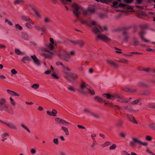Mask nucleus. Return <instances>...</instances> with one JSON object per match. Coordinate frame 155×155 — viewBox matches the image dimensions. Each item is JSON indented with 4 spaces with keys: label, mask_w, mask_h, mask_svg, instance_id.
<instances>
[{
    "label": "nucleus",
    "mask_w": 155,
    "mask_h": 155,
    "mask_svg": "<svg viewBox=\"0 0 155 155\" xmlns=\"http://www.w3.org/2000/svg\"><path fill=\"white\" fill-rule=\"evenodd\" d=\"M103 31V29L100 26H97L93 28L92 31L95 34L97 35L95 38L96 41L101 40L106 43L108 42L111 39L105 35L101 34V32Z\"/></svg>",
    "instance_id": "obj_1"
},
{
    "label": "nucleus",
    "mask_w": 155,
    "mask_h": 155,
    "mask_svg": "<svg viewBox=\"0 0 155 155\" xmlns=\"http://www.w3.org/2000/svg\"><path fill=\"white\" fill-rule=\"evenodd\" d=\"M74 54L75 52L74 51H71L69 54L66 51H63L58 54V56L60 58L68 62L71 59L70 55L72 56Z\"/></svg>",
    "instance_id": "obj_2"
},
{
    "label": "nucleus",
    "mask_w": 155,
    "mask_h": 155,
    "mask_svg": "<svg viewBox=\"0 0 155 155\" xmlns=\"http://www.w3.org/2000/svg\"><path fill=\"white\" fill-rule=\"evenodd\" d=\"M73 12L75 15L78 16L81 14L80 11L82 10V8L81 6L78 5L77 4H74L73 5Z\"/></svg>",
    "instance_id": "obj_3"
},
{
    "label": "nucleus",
    "mask_w": 155,
    "mask_h": 155,
    "mask_svg": "<svg viewBox=\"0 0 155 155\" xmlns=\"http://www.w3.org/2000/svg\"><path fill=\"white\" fill-rule=\"evenodd\" d=\"M132 141L130 143V145L132 147L135 146V143H137L139 144H141L143 146H146L147 143L146 142L143 143L140 140H138L137 139L133 137L132 138Z\"/></svg>",
    "instance_id": "obj_4"
},
{
    "label": "nucleus",
    "mask_w": 155,
    "mask_h": 155,
    "mask_svg": "<svg viewBox=\"0 0 155 155\" xmlns=\"http://www.w3.org/2000/svg\"><path fill=\"white\" fill-rule=\"evenodd\" d=\"M6 100L5 98L0 99V110L3 111L7 108V105L6 104Z\"/></svg>",
    "instance_id": "obj_5"
},
{
    "label": "nucleus",
    "mask_w": 155,
    "mask_h": 155,
    "mask_svg": "<svg viewBox=\"0 0 155 155\" xmlns=\"http://www.w3.org/2000/svg\"><path fill=\"white\" fill-rule=\"evenodd\" d=\"M103 96L108 99L112 100H114V98H117L119 97V96L116 94H114L111 95L108 93L104 94H103Z\"/></svg>",
    "instance_id": "obj_6"
},
{
    "label": "nucleus",
    "mask_w": 155,
    "mask_h": 155,
    "mask_svg": "<svg viewBox=\"0 0 155 155\" xmlns=\"http://www.w3.org/2000/svg\"><path fill=\"white\" fill-rule=\"evenodd\" d=\"M128 120L134 124H137L138 123L134 116L132 114H126Z\"/></svg>",
    "instance_id": "obj_7"
},
{
    "label": "nucleus",
    "mask_w": 155,
    "mask_h": 155,
    "mask_svg": "<svg viewBox=\"0 0 155 155\" xmlns=\"http://www.w3.org/2000/svg\"><path fill=\"white\" fill-rule=\"evenodd\" d=\"M31 58L33 59L34 63L38 66H40L41 65L40 61L37 58L35 55L31 56Z\"/></svg>",
    "instance_id": "obj_8"
},
{
    "label": "nucleus",
    "mask_w": 155,
    "mask_h": 155,
    "mask_svg": "<svg viewBox=\"0 0 155 155\" xmlns=\"http://www.w3.org/2000/svg\"><path fill=\"white\" fill-rule=\"evenodd\" d=\"M55 121L59 124H64L65 126H68V125H70L71 124L67 122L63 119H62L59 117H56L55 119Z\"/></svg>",
    "instance_id": "obj_9"
},
{
    "label": "nucleus",
    "mask_w": 155,
    "mask_h": 155,
    "mask_svg": "<svg viewBox=\"0 0 155 155\" xmlns=\"http://www.w3.org/2000/svg\"><path fill=\"white\" fill-rule=\"evenodd\" d=\"M95 8L93 7H89L87 11L84 12L83 14L84 15H87L89 14H91L95 12Z\"/></svg>",
    "instance_id": "obj_10"
},
{
    "label": "nucleus",
    "mask_w": 155,
    "mask_h": 155,
    "mask_svg": "<svg viewBox=\"0 0 155 155\" xmlns=\"http://www.w3.org/2000/svg\"><path fill=\"white\" fill-rule=\"evenodd\" d=\"M122 109L123 110H126L130 112H136V110L132 108L131 106H124L122 107Z\"/></svg>",
    "instance_id": "obj_11"
},
{
    "label": "nucleus",
    "mask_w": 155,
    "mask_h": 155,
    "mask_svg": "<svg viewBox=\"0 0 155 155\" xmlns=\"http://www.w3.org/2000/svg\"><path fill=\"white\" fill-rule=\"evenodd\" d=\"M71 41L75 45H79L80 47H82L85 45L84 42L81 40L77 41L71 40Z\"/></svg>",
    "instance_id": "obj_12"
},
{
    "label": "nucleus",
    "mask_w": 155,
    "mask_h": 155,
    "mask_svg": "<svg viewBox=\"0 0 155 155\" xmlns=\"http://www.w3.org/2000/svg\"><path fill=\"white\" fill-rule=\"evenodd\" d=\"M21 18L22 20L26 21H28L29 23L31 24H34V23L32 20L27 15H23L21 16Z\"/></svg>",
    "instance_id": "obj_13"
},
{
    "label": "nucleus",
    "mask_w": 155,
    "mask_h": 155,
    "mask_svg": "<svg viewBox=\"0 0 155 155\" xmlns=\"http://www.w3.org/2000/svg\"><path fill=\"white\" fill-rule=\"evenodd\" d=\"M145 34L146 32L143 30H142L139 32L140 36L142 40L146 42H149V40L146 39L143 37V36Z\"/></svg>",
    "instance_id": "obj_14"
},
{
    "label": "nucleus",
    "mask_w": 155,
    "mask_h": 155,
    "mask_svg": "<svg viewBox=\"0 0 155 155\" xmlns=\"http://www.w3.org/2000/svg\"><path fill=\"white\" fill-rule=\"evenodd\" d=\"M123 35H124V41L127 42L130 38L128 33L126 31H124L123 32Z\"/></svg>",
    "instance_id": "obj_15"
},
{
    "label": "nucleus",
    "mask_w": 155,
    "mask_h": 155,
    "mask_svg": "<svg viewBox=\"0 0 155 155\" xmlns=\"http://www.w3.org/2000/svg\"><path fill=\"white\" fill-rule=\"evenodd\" d=\"M134 43H130V45H131L135 46L139 45L140 44V42L137 40V38L136 37H134L133 38Z\"/></svg>",
    "instance_id": "obj_16"
},
{
    "label": "nucleus",
    "mask_w": 155,
    "mask_h": 155,
    "mask_svg": "<svg viewBox=\"0 0 155 155\" xmlns=\"http://www.w3.org/2000/svg\"><path fill=\"white\" fill-rule=\"evenodd\" d=\"M47 113L48 115L50 116H57V111L54 109H53L52 111L48 110Z\"/></svg>",
    "instance_id": "obj_17"
},
{
    "label": "nucleus",
    "mask_w": 155,
    "mask_h": 155,
    "mask_svg": "<svg viewBox=\"0 0 155 155\" xmlns=\"http://www.w3.org/2000/svg\"><path fill=\"white\" fill-rule=\"evenodd\" d=\"M4 123L12 129L16 130L17 127L15 125L10 122H4Z\"/></svg>",
    "instance_id": "obj_18"
},
{
    "label": "nucleus",
    "mask_w": 155,
    "mask_h": 155,
    "mask_svg": "<svg viewBox=\"0 0 155 155\" xmlns=\"http://www.w3.org/2000/svg\"><path fill=\"white\" fill-rule=\"evenodd\" d=\"M124 91L132 93H134L137 92V90L132 88H126L124 90Z\"/></svg>",
    "instance_id": "obj_19"
},
{
    "label": "nucleus",
    "mask_w": 155,
    "mask_h": 155,
    "mask_svg": "<svg viewBox=\"0 0 155 155\" xmlns=\"http://www.w3.org/2000/svg\"><path fill=\"white\" fill-rule=\"evenodd\" d=\"M107 62L109 64L113 66L114 67L116 68H118V66L117 64L113 61L108 60H107Z\"/></svg>",
    "instance_id": "obj_20"
},
{
    "label": "nucleus",
    "mask_w": 155,
    "mask_h": 155,
    "mask_svg": "<svg viewBox=\"0 0 155 155\" xmlns=\"http://www.w3.org/2000/svg\"><path fill=\"white\" fill-rule=\"evenodd\" d=\"M7 91L8 94L13 96L19 97L20 95L19 94H18L15 92L14 91H12L10 90H7Z\"/></svg>",
    "instance_id": "obj_21"
},
{
    "label": "nucleus",
    "mask_w": 155,
    "mask_h": 155,
    "mask_svg": "<svg viewBox=\"0 0 155 155\" xmlns=\"http://www.w3.org/2000/svg\"><path fill=\"white\" fill-rule=\"evenodd\" d=\"M118 98H119L117 100V101L121 103H127L128 102V101H129V99H126L125 100L120 96Z\"/></svg>",
    "instance_id": "obj_22"
},
{
    "label": "nucleus",
    "mask_w": 155,
    "mask_h": 155,
    "mask_svg": "<svg viewBox=\"0 0 155 155\" xmlns=\"http://www.w3.org/2000/svg\"><path fill=\"white\" fill-rule=\"evenodd\" d=\"M3 111H6L11 114H13L14 113L13 110L12 108L8 106L7 108L5 110H3Z\"/></svg>",
    "instance_id": "obj_23"
},
{
    "label": "nucleus",
    "mask_w": 155,
    "mask_h": 155,
    "mask_svg": "<svg viewBox=\"0 0 155 155\" xmlns=\"http://www.w3.org/2000/svg\"><path fill=\"white\" fill-rule=\"evenodd\" d=\"M26 61H31V59L29 56H26L23 57L22 58L21 60V61L24 63H25Z\"/></svg>",
    "instance_id": "obj_24"
},
{
    "label": "nucleus",
    "mask_w": 155,
    "mask_h": 155,
    "mask_svg": "<svg viewBox=\"0 0 155 155\" xmlns=\"http://www.w3.org/2000/svg\"><path fill=\"white\" fill-rule=\"evenodd\" d=\"M137 85L139 86L143 87H149V85L148 84H145L142 82H139L137 83Z\"/></svg>",
    "instance_id": "obj_25"
},
{
    "label": "nucleus",
    "mask_w": 155,
    "mask_h": 155,
    "mask_svg": "<svg viewBox=\"0 0 155 155\" xmlns=\"http://www.w3.org/2000/svg\"><path fill=\"white\" fill-rule=\"evenodd\" d=\"M64 69V72L66 74L68 75L70 73V72L71 71L70 69L68 67H66L64 66L63 67Z\"/></svg>",
    "instance_id": "obj_26"
},
{
    "label": "nucleus",
    "mask_w": 155,
    "mask_h": 155,
    "mask_svg": "<svg viewBox=\"0 0 155 155\" xmlns=\"http://www.w3.org/2000/svg\"><path fill=\"white\" fill-rule=\"evenodd\" d=\"M68 75L71 77L73 80H75L78 77V75L74 73H70Z\"/></svg>",
    "instance_id": "obj_27"
},
{
    "label": "nucleus",
    "mask_w": 155,
    "mask_h": 155,
    "mask_svg": "<svg viewBox=\"0 0 155 155\" xmlns=\"http://www.w3.org/2000/svg\"><path fill=\"white\" fill-rule=\"evenodd\" d=\"M94 99L97 101L99 103H102L104 101V100L102 98L98 96H96L94 97Z\"/></svg>",
    "instance_id": "obj_28"
},
{
    "label": "nucleus",
    "mask_w": 155,
    "mask_h": 155,
    "mask_svg": "<svg viewBox=\"0 0 155 155\" xmlns=\"http://www.w3.org/2000/svg\"><path fill=\"white\" fill-rule=\"evenodd\" d=\"M21 36L24 39L27 40H29V38L28 34L25 33H23L21 35Z\"/></svg>",
    "instance_id": "obj_29"
},
{
    "label": "nucleus",
    "mask_w": 155,
    "mask_h": 155,
    "mask_svg": "<svg viewBox=\"0 0 155 155\" xmlns=\"http://www.w3.org/2000/svg\"><path fill=\"white\" fill-rule=\"evenodd\" d=\"M123 124V121L122 120H120L117 122L116 124V126L118 127H122Z\"/></svg>",
    "instance_id": "obj_30"
},
{
    "label": "nucleus",
    "mask_w": 155,
    "mask_h": 155,
    "mask_svg": "<svg viewBox=\"0 0 155 155\" xmlns=\"http://www.w3.org/2000/svg\"><path fill=\"white\" fill-rule=\"evenodd\" d=\"M150 94V92L148 90L144 91L141 93V95L146 96H149Z\"/></svg>",
    "instance_id": "obj_31"
},
{
    "label": "nucleus",
    "mask_w": 155,
    "mask_h": 155,
    "mask_svg": "<svg viewBox=\"0 0 155 155\" xmlns=\"http://www.w3.org/2000/svg\"><path fill=\"white\" fill-rule=\"evenodd\" d=\"M34 27L38 31H41L43 33L46 32V30H45L44 28H40L37 26H35Z\"/></svg>",
    "instance_id": "obj_32"
},
{
    "label": "nucleus",
    "mask_w": 155,
    "mask_h": 155,
    "mask_svg": "<svg viewBox=\"0 0 155 155\" xmlns=\"http://www.w3.org/2000/svg\"><path fill=\"white\" fill-rule=\"evenodd\" d=\"M103 102L104 103L105 105H107L109 107H113V105L110 103L108 101L106 100H104Z\"/></svg>",
    "instance_id": "obj_33"
},
{
    "label": "nucleus",
    "mask_w": 155,
    "mask_h": 155,
    "mask_svg": "<svg viewBox=\"0 0 155 155\" xmlns=\"http://www.w3.org/2000/svg\"><path fill=\"white\" fill-rule=\"evenodd\" d=\"M61 128L65 132L66 135L68 136L69 135V132L67 128L64 127H62Z\"/></svg>",
    "instance_id": "obj_34"
},
{
    "label": "nucleus",
    "mask_w": 155,
    "mask_h": 155,
    "mask_svg": "<svg viewBox=\"0 0 155 155\" xmlns=\"http://www.w3.org/2000/svg\"><path fill=\"white\" fill-rule=\"evenodd\" d=\"M42 55L44 56L45 58H49V59H51V55L48 54L43 53L42 54Z\"/></svg>",
    "instance_id": "obj_35"
},
{
    "label": "nucleus",
    "mask_w": 155,
    "mask_h": 155,
    "mask_svg": "<svg viewBox=\"0 0 155 155\" xmlns=\"http://www.w3.org/2000/svg\"><path fill=\"white\" fill-rule=\"evenodd\" d=\"M140 26L142 30L143 29L148 28V25L147 24L140 25Z\"/></svg>",
    "instance_id": "obj_36"
},
{
    "label": "nucleus",
    "mask_w": 155,
    "mask_h": 155,
    "mask_svg": "<svg viewBox=\"0 0 155 155\" xmlns=\"http://www.w3.org/2000/svg\"><path fill=\"white\" fill-rule=\"evenodd\" d=\"M15 53L18 55H23L24 54V53L21 52L18 49H15Z\"/></svg>",
    "instance_id": "obj_37"
},
{
    "label": "nucleus",
    "mask_w": 155,
    "mask_h": 155,
    "mask_svg": "<svg viewBox=\"0 0 155 155\" xmlns=\"http://www.w3.org/2000/svg\"><path fill=\"white\" fill-rule=\"evenodd\" d=\"M141 101V99H137L135 100L134 101H132L131 103V104L133 105H135L136 104L138 103H139Z\"/></svg>",
    "instance_id": "obj_38"
},
{
    "label": "nucleus",
    "mask_w": 155,
    "mask_h": 155,
    "mask_svg": "<svg viewBox=\"0 0 155 155\" xmlns=\"http://www.w3.org/2000/svg\"><path fill=\"white\" fill-rule=\"evenodd\" d=\"M98 15L99 17L101 18H103L107 17V15L106 14H104L99 13Z\"/></svg>",
    "instance_id": "obj_39"
},
{
    "label": "nucleus",
    "mask_w": 155,
    "mask_h": 155,
    "mask_svg": "<svg viewBox=\"0 0 155 155\" xmlns=\"http://www.w3.org/2000/svg\"><path fill=\"white\" fill-rule=\"evenodd\" d=\"M87 84L84 81L82 82V84L80 85V87L81 89H84L85 88Z\"/></svg>",
    "instance_id": "obj_40"
},
{
    "label": "nucleus",
    "mask_w": 155,
    "mask_h": 155,
    "mask_svg": "<svg viewBox=\"0 0 155 155\" xmlns=\"http://www.w3.org/2000/svg\"><path fill=\"white\" fill-rule=\"evenodd\" d=\"M39 85L38 84H33L31 86V87L33 88L34 89H36L39 88Z\"/></svg>",
    "instance_id": "obj_41"
},
{
    "label": "nucleus",
    "mask_w": 155,
    "mask_h": 155,
    "mask_svg": "<svg viewBox=\"0 0 155 155\" xmlns=\"http://www.w3.org/2000/svg\"><path fill=\"white\" fill-rule=\"evenodd\" d=\"M148 106L149 108L155 109V105L151 103H149L148 104Z\"/></svg>",
    "instance_id": "obj_42"
},
{
    "label": "nucleus",
    "mask_w": 155,
    "mask_h": 155,
    "mask_svg": "<svg viewBox=\"0 0 155 155\" xmlns=\"http://www.w3.org/2000/svg\"><path fill=\"white\" fill-rule=\"evenodd\" d=\"M21 126L23 128H24L29 133L30 132V131L29 129L26 127V126L24 124H21Z\"/></svg>",
    "instance_id": "obj_43"
},
{
    "label": "nucleus",
    "mask_w": 155,
    "mask_h": 155,
    "mask_svg": "<svg viewBox=\"0 0 155 155\" xmlns=\"http://www.w3.org/2000/svg\"><path fill=\"white\" fill-rule=\"evenodd\" d=\"M82 24H87L89 26H90L91 23H89L88 21L85 20H84L82 21L81 22Z\"/></svg>",
    "instance_id": "obj_44"
},
{
    "label": "nucleus",
    "mask_w": 155,
    "mask_h": 155,
    "mask_svg": "<svg viewBox=\"0 0 155 155\" xmlns=\"http://www.w3.org/2000/svg\"><path fill=\"white\" fill-rule=\"evenodd\" d=\"M24 2V0H17L15 2L14 4L15 5H18L20 3H23Z\"/></svg>",
    "instance_id": "obj_45"
},
{
    "label": "nucleus",
    "mask_w": 155,
    "mask_h": 155,
    "mask_svg": "<svg viewBox=\"0 0 155 155\" xmlns=\"http://www.w3.org/2000/svg\"><path fill=\"white\" fill-rule=\"evenodd\" d=\"M110 144V142L109 141H107L105 142L103 144L101 145V146L102 147H104L109 145Z\"/></svg>",
    "instance_id": "obj_46"
},
{
    "label": "nucleus",
    "mask_w": 155,
    "mask_h": 155,
    "mask_svg": "<svg viewBox=\"0 0 155 155\" xmlns=\"http://www.w3.org/2000/svg\"><path fill=\"white\" fill-rule=\"evenodd\" d=\"M116 147L117 146L116 145V144H113L110 147L109 149L110 150H114L116 148Z\"/></svg>",
    "instance_id": "obj_47"
},
{
    "label": "nucleus",
    "mask_w": 155,
    "mask_h": 155,
    "mask_svg": "<svg viewBox=\"0 0 155 155\" xmlns=\"http://www.w3.org/2000/svg\"><path fill=\"white\" fill-rule=\"evenodd\" d=\"M149 127L155 130V123H152L150 124Z\"/></svg>",
    "instance_id": "obj_48"
},
{
    "label": "nucleus",
    "mask_w": 155,
    "mask_h": 155,
    "mask_svg": "<svg viewBox=\"0 0 155 155\" xmlns=\"http://www.w3.org/2000/svg\"><path fill=\"white\" fill-rule=\"evenodd\" d=\"M15 26L20 31L22 30L23 29L22 27L18 24H16Z\"/></svg>",
    "instance_id": "obj_49"
},
{
    "label": "nucleus",
    "mask_w": 155,
    "mask_h": 155,
    "mask_svg": "<svg viewBox=\"0 0 155 155\" xmlns=\"http://www.w3.org/2000/svg\"><path fill=\"white\" fill-rule=\"evenodd\" d=\"M54 143L56 145H58L59 144V140L58 138H54L53 140Z\"/></svg>",
    "instance_id": "obj_50"
},
{
    "label": "nucleus",
    "mask_w": 155,
    "mask_h": 155,
    "mask_svg": "<svg viewBox=\"0 0 155 155\" xmlns=\"http://www.w3.org/2000/svg\"><path fill=\"white\" fill-rule=\"evenodd\" d=\"M91 115L94 116V117L96 118H99V116L96 114H95L94 113H93V112H91L90 114Z\"/></svg>",
    "instance_id": "obj_51"
},
{
    "label": "nucleus",
    "mask_w": 155,
    "mask_h": 155,
    "mask_svg": "<svg viewBox=\"0 0 155 155\" xmlns=\"http://www.w3.org/2000/svg\"><path fill=\"white\" fill-rule=\"evenodd\" d=\"M32 10L35 12V14L38 17H40V15L39 14L38 12V11L36 10L35 8H33Z\"/></svg>",
    "instance_id": "obj_52"
},
{
    "label": "nucleus",
    "mask_w": 155,
    "mask_h": 155,
    "mask_svg": "<svg viewBox=\"0 0 155 155\" xmlns=\"http://www.w3.org/2000/svg\"><path fill=\"white\" fill-rule=\"evenodd\" d=\"M88 91L90 94L92 95H94L95 94V92L92 88L91 89V90Z\"/></svg>",
    "instance_id": "obj_53"
},
{
    "label": "nucleus",
    "mask_w": 155,
    "mask_h": 155,
    "mask_svg": "<svg viewBox=\"0 0 155 155\" xmlns=\"http://www.w3.org/2000/svg\"><path fill=\"white\" fill-rule=\"evenodd\" d=\"M84 113H88L90 114L91 111L88 109L85 108L83 110Z\"/></svg>",
    "instance_id": "obj_54"
},
{
    "label": "nucleus",
    "mask_w": 155,
    "mask_h": 155,
    "mask_svg": "<svg viewBox=\"0 0 155 155\" xmlns=\"http://www.w3.org/2000/svg\"><path fill=\"white\" fill-rule=\"evenodd\" d=\"M127 6V5L122 3H120L118 5L119 7H126Z\"/></svg>",
    "instance_id": "obj_55"
},
{
    "label": "nucleus",
    "mask_w": 155,
    "mask_h": 155,
    "mask_svg": "<svg viewBox=\"0 0 155 155\" xmlns=\"http://www.w3.org/2000/svg\"><path fill=\"white\" fill-rule=\"evenodd\" d=\"M30 23H27L26 24V26L30 29H31L32 28V26L30 24Z\"/></svg>",
    "instance_id": "obj_56"
},
{
    "label": "nucleus",
    "mask_w": 155,
    "mask_h": 155,
    "mask_svg": "<svg viewBox=\"0 0 155 155\" xmlns=\"http://www.w3.org/2000/svg\"><path fill=\"white\" fill-rule=\"evenodd\" d=\"M9 135V134L7 133H5L3 134H2L1 135V137L2 138H4L5 137L8 136Z\"/></svg>",
    "instance_id": "obj_57"
},
{
    "label": "nucleus",
    "mask_w": 155,
    "mask_h": 155,
    "mask_svg": "<svg viewBox=\"0 0 155 155\" xmlns=\"http://www.w3.org/2000/svg\"><path fill=\"white\" fill-rule=\"evenodd\" d=\"M146 139L147 141H150L152 139V138L150 136H147L146 137Z\"/></svg>",
    "instance_id": "obj_58"
},
{
    "label": "nucleus",
    "mask_w": 155,
    "mask_h": 155,
    "mask_svg": "<svg viewBox=\"0 0 155 155\" xmlns=\"http://www.w3.org/2000/svg\"><path fill=\"white\" fill-rule=\"evenodd\" d=\"M10 102L11 104L13 105V106H15V102L12 99V97H10Z\"/></svg>",
    "instance_id": "obj_59"
},
{
    "label": "nucleus",
    "mask_w": 155,
    "mask_h": 155,
    "mask_svg": "<svg viewBox=\"0 0 155 155\" xmlns=\"http://www.w3.org/2000/svg\"><path fill=\"white\" fill-rule=\"evenodd\" d=\"M56 64L58 66L59 65H61L63 67H64V65L63 64V63L61 62L60 61H57L56 63Z\"/></svg>",
    "instance_id": "obj_60"
},
{
    "label": "nucleus",
    "mask_w": 155,
    "mask_h": 155,
    "mask_svg": "<svg viewBox=\"0 0 155 155\" xmlns=\"http://www.w3.org/2000/svg\"><path fill=\"white\" fill-rule=\"evenodd\" d=\"M48 48L50 50H52L54 48V46L52 44H50L48 47Z\"/></svg>",
    "instance_id": "obj_61"
},
{
    "label": "nucleus",
    "mask_w": 155,
    "mask_h": 155,
    "mask_svg": "<svg viewBox=\"0 0 155 155\" xmlns=\"http://www.w3.org/2000/svg\"><path fill=\"white\" fill-rule=\"evenodd\" d=\"M146 51H148L155 52V49L148 48L146 49Z\"/></svg>",
    "instance_id": "obj_62"
},
{
    "label": "nucleus",
    "mask_w": 155,
    "mask_h": 155,
    "mask_svg": "<svg viewBox=\"0 0 155 155\" xmlns=\"http://www.w3.org/2000/svg\"><path fill=\"white\" fill-rule=\"evenodd\" d=\"M44 22L46 23H48L50 22V20L48 18H46L44 19Z\"/></svg>",
    "instance_id": "obj_63"
},
{
    "label": "nucleus",
    "mask_w": 155,
    "mask_h": 155,
    "mask_svg": "<svg viewBox=\"0 0 155 155\" xmlns=\"http://www.w3.org/2000/svg\"><path fill=\"white\" fill-rule=\"evenodd\" d=\"M123 155H131L126 151H123L122 152Z\"/></svg>",
    "instance_id": "obj_64"
}]
</instances>
